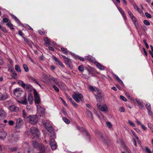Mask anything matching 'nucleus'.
I'll return each mask as SVG.
<instances>
[{"label":"nucleus","instance_id":"8fccbe9b","mask_svg":"<svg viewBox=\"0 0 153 153\" xmlns=\"http://www.w3.org/2000/svg\"><path fill=\"white\" fill-rule=\"evenodd\" d=\"M97 136L100 139H101L102 137V134L101 132L97 134Z\"/></svg>","mask_w":153,"mask_h":153},{"label":"nucleus","instance_id":"aec40b11","mask_svg":"<svg viewBox=\"0 0 153 153\" xmlns=\"http://www.w3.org/2000/svg\"><path fill=\"white\" fill-rule=\"evenodd\" d=\"M7 135L6 132L4 131H1L0 132V138L2 140H4L6 137Z\"/></svg>","mask_w":153,"mask_h":153},{"label":"nucleus","instance_id":"bb28decb","mask_svg":"<svg viewBox=\"0 0 153 153\" xmlns=\"http://www.w3.org/2000/svg\"><path fill=\"white\" fill-rule=\"evenodd\" d=\"M53 59L57 62V64H59L62 67H63V64L59 61L57 57L55 56H53Z\"/></svg>","mask_w":153,"mask_h":153},{"label":"nucleus","instance_id":"f03ea898","mask_svg":"<svg viewBox=\"0 0 153 153\" xmlns=\"http://www.w3.org/2000/svg\"><path fill=\"white\" fill-rule=\"evenodd\" d=\"M72 97L77 102H79L80 100L82 101L83 95L78 92H74V94L72 95Z\"/></svg>","mask_w":153,"mask_h":153},{"label":"nucleus","instance_id":"423d86ee","mask_svg":"<svg viewBox=\"0 0 153 153\" xmlns=\"http://www.w3.org/2000/svg\"><path fill=\"white\" fill-rule=\"evenodd\" d=\"M27 119L28 121L32 125L35 124L37 121L36 117L34 115H30L27 117Z\"/></svg>","mask_w":153,"mask_h":153},{"label":"nucleus","instance_id":"09e8293b","mask_svg":"<svg viewBox=\"0 0 153 153\" xmlns=\"http://www.w3.org/2000/svg\"><path fill=\"white\" fill-rule=\"evenodd\" d=\"M145 25H150V22L147 20H145L143 21V22Z\"/></svg>","mask_w":153,"mask_h":153},{"label":"nucleus","instance_id":"473e14b6","mask_svg":"<svg viewBox=\"0 0 153 153\" xmlns=\"http://www.w3.org/2000/svg\"><path fill=\"white\" fill-rule=\"evenodd\" d=\"M56 85L62 89H63L65 88L64 84L61 82L59 81L58 82H57V83Z\"/></svg>","mask_w":153,"mask_h":153},{"label":"nucleus","instance_id":"3c124183","mask_svg":"<svg viewBox=\"0 0 153 153\" xmlns=\"http://www.w3.org/2000/svg\"><path fill=\"white\" fill-rule=\"evenodd\" d=\"M62 112L64 115L67 116V113L65 109L63 108L62 111Z\"/></svg>","mask_w":153,"mask_h":153},{"label":"nucleus","instance_id":"0e129e2a","mask_svg":"<svg viewBox=\"0 0 153 153\" xmlns=\"http://www.w3.org/2000/svg\"><path fill=\"white\" fill-rule=\"evenodd\" d=\"M18 33L19 35L23 37V36L24 35V33H22V31L21 30H19L18 31Z\"/></svg>","mask_w":153,"mask_h":153},{"label":"nucleus","instance_id":"7ed1b4c3","mask_svg":"<svg viewBox=\"0 0 153 153\" xmlns=\"http://www.w3.org/2000/svg\"><path fill=\"white\" fill-rule=\"evenodd\" d=\"M32 144L34 147L40 150L42 152L45 150V148L44 146L41 143H39L35 141H33Z\"/></svg>","mask_w":153,"mask_h":153},{"label":"nucleus","instance_id":"a211bd4d","mask_svg":"<svg viewBox=\"0 0 153 153\" xmlns=\"http://www.w3.org/2000/svg\"><path fill=\"white\" fill-rule=\"evenodd\" d=\"M132 21H133L135 27H136L137 29L138 28V23L137 20L136 18L135 17L133 16L131 17Z\"/></svg>","mask_w":153,"mask_h":153},{"label":"nucleus","instance_id":"864d4df0","mask_svg":"<svg viewBox=\"0 0 153 153\" xmlns=\"http://www.w3.org/2000/svg\"><path fill=\"white\" fill-rule=\"evenodd\" d=\"M17 74L16 73H13L11 75L15 79H17V77H16L17 76Z\"/></svg>","mask_w":153,"mask_h":153},{"label":"nucleus","instance_id":"39448f33","mask_svg":"<svg viewBox=\"0 0 153 153\" xmlns=\"http://www.w3.org/2000/svg\"><path fill=\"white\" fill-rule=\"evenodd\" d=\"M18 83L22 87L29 91H32V86L29 84H26L23 81L18 82Z\"/></svg>","mask_w":153,"mask_h":153},{"label":"nucleus","instance_id":"58836bf2","mask_svg":"<svg viewBox=\"0 0 153 153\" xmlns=\"http://www.w3.org/2000/svg\"><path fill=\"white\" fill-rule=\"evenodd\" d=\"M61 50L62 52L66 54H67L68 53L67 49L66 48H65L63 47H62L61 48Z\"/></svg>","mask_w":153,"mask_h":153},{"label":"nucleus","instance_id":"bf43d9fd","mask_svg":"<svg viewBox=\"0 0 153 153\" xmlns=\"http://www.w3.org/2000/svg\"><path fill=\"white\" fill-rule=\"evenodd\" d=\"M146 148V151L148 153H151V151L150 149L148 147H145Z\"/></svg>","mask_w":153,"mask_h":153},{"label":"nucleus","instance_id":"b1692460","mask_svg":"<svg viewBox=\"0 0 153 153\" xmlns=\"http://www.w3.org/2000/svg\"><path fill=\"white\" fill-rule=\"evenodd\" d=\"M44 125L46 126V128L47 129V130L49 132H51L53 131V129L52 128V126H47L46 123H43Z\"/></svg>","mask_w":153,"mask_h":153},{"label":"nucleus","instance_id":"393cba45","mask_svg":"<svg viewBox=\"0 0 153 153\" xmlns=\"http://www.w3.org/2000/svg\"><path fill=\"white\" fill-rule=\"evenodd\" d=\"M28 101L29 103L31 104L32 103L33 101V96L31 94H30L28 96Z\"/></svg>","mask_w":153,"mask_h":153},{"label":"nucleus","instance_id":"cd10ccee","mask_svg":"<svg viewBox=\"0 0 153 153\" xmlns=\"http://www.w3.org/2000/svg\"><path fill=\"white\" fill-rule=\"evenodd\" d=\"M70 53L72 56H74V58L75 59H79L82 61H84L85 60V58H84L83 57H79L77 56H75V55L73 53H71V52Z\"/></svg>","mask_w":153,"mask_h":153},{"label":"nucleus","instance_id":"de8ad7c7","mask_svg":"<svg viewBox=\"0 0 153 153\" xmlns=\"http://www.w3.org/2000/svg\"><path fill=\"white\" fill-rule=\"evenodd\" d=\"M23 27L31 30H33V29L29 25L27 24H25V26H23Z\"/></svg>","mask_w":153,"mask_h":153},{"label":"nucleus","instance_id":"c9c22d12","mask_svg":"<svg viewBox=\"0 0 153 153\" xmlns=\"http://www.w3.org/2000/svg\"><path fill=\"white\" fill-rule=\"evenodd\" d=\"M68 99H69L70 101L72 104V105L74 107H76L78 106V105L75 102H73L72 99L71 98L69 97V98H68Z\"/></svg>","mask_w":153,"mask_h":153},{"label":"nucleus","instance_id":"603ef678","mask_svg":"<svg viewBox=\"0 0 153 153\" xmlns=\"http://www.w3.org/2000/svg\"><path fill=\"white\" fill-rule=\"evenodd\" d=\"M120 98L121 100H122L123 101H127V100L122 95L120 96Z\"/></svg>","mask_w":153,"mask_h":153},{"label":"nucleus","instance_id":"4c0bfd02","mask_svg":"<svg viewBox=\"0 0 153 153\" xmlns=\"http://www.w3.org/2000/svg\"><path fill=\"white\" fill-rule=\"evenodd\" d=\"M7 25L11 29H14V28L13 27L12 24L10 22H8L7 24Z\"/></svg>","mask_w":153,"mask_h":153},{"label":"nucleus","instance_id":"dca6fc26","mask_svg":"<svg viewBox=\"0 0 153 153\" xmlns=\"http://www.w3.org/2000/svg\"><path fill=\"white\" fill-rule=\"evenodd\" d=\"M8 97V95L7 94H2L0 92V101L5 100L7 99Z\"/></svg>","mask_w":153,"mask_h":153},{"label":"nucleus","instance_id":"9d476101","mask_svg":"<svg viewBox=\"0 0 153 153\" xmlns=\"http://www.w3.org/2000/svg\"><path fill=\"white\" fill-rule=\"evenodd\" d=\"M97 106L99 109L101 111L103 112L107 111L108 108L106 104L101 105L100 104L98 103L97 104Z\"/></svg>","mask_w":153,"mask_h":153},{"label":"nucleus","instance_id":"69168bd1","mask_svg":"<svg viewBox=\"0 0 153 153\" xmlns=\"http://www.w3.org/2000/svg\"><path fill=\"white\" fill-rule=\"evenodd\" d=\"M132 133L134 135V136L138 140H139V137L136 136V135L135 134V133L134 131H132Z\"/></svg>","mask_w":153,"mask_h":153},{"label":"nucleus","instance_id":"774afa93","mask_svg":"<svg viewBox=\"0 0 153 153\" xmlns=\"http://www.w3.org/2000/svg\"><path fill=\"white\" fill-rule=\"evenodd\" d=\"M133 6L134 7V9H136L137 10H139V7L136 5V4L135 3H134L133 4Z\"/></svg>","mask_w":153,"mask_h":153},{"label":"nucleus","instance_id":"c03bdc74","mask_svg":"<svg viewBox=\"0 0 153 153\" xmlns=\"http://www.w3.org/2000/svg\"><path fill=\"white\" fill-rule=\"evenodd\" d=\"M78 69L80 72L83 71L84 70V67L83 65H81L79 66Z\"/></svg>","mask_w":153,"mask_h":153},{"label":"nucleus","instance_id":"4d7b16f0","mask_svg":"<svg viewBox=\"0 0 153 153\" xmlns=\"http://www.w3.org/2000/svg\"><path fill=\"white\" fill-rule=\"evenodd\" d=\"M145 14L146 17L148 18H150L152 17L151 15L148 13H146Z\"/></svg>","mask_w":153,"mask_h":153},{"label":"nucleus","instance_id":"e2e57ef3","mask_svg":"<svg viewBox=\"0 0 153 153\" xmlns=\"http://www.w3.org/2000/svg\"><path fill=\"white\" fill-rule=\"evenodd\" d=\"M119 110L121 112H124L125 111V109L123 107H120L119 108Z\"/></svg>","mask_w":153,"mask_h":153},{"label":"nucleus","instance_id":"1a4fd4ad","mask_svg":"<svg viewBox=\"0 0 153 153\" xmlns=\"http://www.w3.org/2000/svg\"><path fill=\"white\" fill-rule=\"evenodd\" d=\"M21 88H17L13 90V94L17 97H20L22 93Z\"/></svg>","mask_w":153,"mask_h":153},{"label":"nucleus","instance_id":"f8f14e48","mask_svg":"<svg viewBox=\"0 0 153 153\" xmlns=\"http://www.w3.org/2000/svg\"><path fill=\"white\" fill-rule=\"evenodd\" d=\"M50 144L52 150H55L56 149L57 145L54 139H51L50 140Z\"/></svg>","mask_w":153,"mask_h":153},{"label":"nucleus","instance_id":"e433bc0d","mask_svg":"<svg viewBox=\"0 0 153 153\" xmlns=\"http://www.w3.org/2000/svg\"><path fill=\"white\" fill-rule=\"evenodd\" d=\"M62 120L66 124H68L70 123V121L69 120L67 119L65 117H63Z\"/></svg>","mask_w":153,"mask_h":153},{"label":"nucleus","instance_id":"6ab92c4d","mask_svg":"<svg viewBox=\"0 0 153 153\" xmlns=\"http://www.w3.org/2000/svg\"><path fill=\"white\" fill-rule=\"evenodd\" d=\"M6 115V114L4 110L2 109L0 110V120L4 118Z\"/></svg>","mask_w":153,"mask_h":153},{"label":"nucleus","instance_id":"2eb2a0df","mask_svg":"<svg viewBox=\"0 0 153 153\" xmlns=\"http://www.w3.org/2000/svg\"><path fill=\"white\" fill-rule=\"evenodd\" d=\"M18 137L16 134H11L9 137V140L11 141H16L18 140Z\"/></svg>","mask_w":153,"mask_h":153},{"label":"nucleus","instance_id":"412c9836","mask_svg":"<svg viewBox=\"0 0 153 153\" xmlns=\"http://www.w3.org/2000/svg\"><path fill=\"white\" fill-rule=\"evenodd\" d=\"M85 59L89 60L91 62L93 63H95V59L93 57L91 56H86L85 57Z\"/></svg>","mask_w":153,"mask_h":153},{"label":"nucleus","instance_id":"4be33fe9","mask_svg":"<svg viewBox=\"0 0 153 153\" xmlns=\"http://www.w3.org/2000/svg\"><path fill=\"white\" fill-rule=\"evenodd\" d=\"M9 109L10 111H16L19 110L18 108L14 105H12L9 106Z\"/></svg>","mask_w":153,"mask_h":153},{"label":"nucleus","instance_id":"49530a36","mask_svg":"<svg viewBox=\"0 0 153 153\" xmlns=\"http://www.w3.org/2000/svg\"><path fill=\"white\" fill-rule=\"evenodd\" d=\"M53 87L54 90L57 92H59V90L58 88L55 85L53 86Z\"/></svg>","mask_w":153,"mask_h":153},{"label":"nucleus","instance_id":"0eeeda50","mask_svg":"<svg viewBox=\"0 0 153 153\" xmlns=\"http://www.w3.org/2000/svg\"><path fill=\"white\" fill-rule=\"evenodd\" d=\"M89 89L92 91H96L98 95V97H97V99L98 101L99 99L100 98V97L99 95L101 94L102 91L100 89H97L96 88H94L92 86H90L89 87Z\"/></svg>","mask_w":153,"mask_h":153},{"label":"nucleus","instance_id":"79ce46f5","mask_svg":"<svg viewBox=\"0 0 153 153\" xmlns=\"http://www.w3.org/2000/svg\"><path fill=\"white\" fill-rule=\"evenodd\" d=\"M22 115L23 117L25 118L27 117V114L25 110H22Z\"/></svg>","mask_w":153,"mask_h":153},{"label":"nucleus","instance_id":"c756f323","mask_svg":"<svg viewBox=\"0 0 153 153\" xmlns=\"http://www.w3.org/2000/svg\"><path fill=\"white\" fill-rule=\"evenodd\" d=\"M23 38L25 42H26L30 47H32V45L31 44V42L29 40L27 39L24 36H23Z\"/></svg>","mask_w":153,"mask_h":153},{"label":"nucleus","instance_id":"13d9d810","mask_svg":"<svg viewBox=\"0 0 153 153\" xmlns=\"http://www.w3.org/2000/svg\"><path fill=\"white\" fill-rule=\"evenodd\" d=\"M128 123L130 125H131V126H133V127H135V125L134 123L132 122L130 120H128Z\"/></svg>","mask_w":153,"mask_h":153},{"label":"nucleus","instance_id":"6e6552de","mask_svg":"<svg viewBox=\"0 0 153 153\" xmlns=\"http://www.w3.org/2000/svg\"><path fill=\"white\" fill-rule=\"evenodd\" d=\"M36 106L38 113L40 116H43L45 112V109L39 105H36Z\"/></svg>","mask_w":153,"mask_h":153},{"label":"nucleus","instance_id":"2f4dec72","mask_svg":"<svg viewBox=\"0 0 153 153\" xmlns=\"http://www.w3.org/2000/svg\"><path fill=\"white\" fill-rule=\"evenodd\" d=\"M11 16L13 17V18L16 22L19 25H21L23 26L21 23V22L13 14H11Z\"/></svg>","mask_w":153,"mask_h":153},{"label":"nucleus","instance_id":"338daca9","mask_svg":"<svg viewBox=\"0 0 153 153\" xmlns=\"http://www.w3.org/2000/svg\"><path fill=\"white\" fill-rule=\"evenodd\" d=\"M128 13L130 17H131L134 16L130 10L128 11Z\"/></svg>","mask_w":153,"mask_h":153},{"label":"nucleus","instance_id":"5701e85b","mask_svg":"<svg viewBox=\"0 0 153 153\" xmlns=\"http://www.w3.org/2000/svg\"><path fill=\"white\" fill-rule=\"evenodd\" d=\"M95 64L98 68L100 70H103L105 69V67L98 62H95Z\"/></svg>","mask_w":153,"mask_h":153},{"label":"nucleus","instance_id":"6e6d98bb","mask_svg":"<svg viewBox=\"0 0 153 153\" xmlns=\"http://www.w3.org/2000/svg\"><path fill=\"white\" fill-rule=\"evenodd\" d=\"M4 64V62L2 58L0 56V65H2Z\"/></svg>","mask_w":153,"mask_h":153},{"label":"nucleus","instance_id":"5fc2aeb1","mask_svg":"<svg viewBox=\"0 0 153 153\" xmlns=\"http://www.w3.org/2000/svg\"><path fill=\"white\" fill-rule=\"evenodd\" d=\"M0 28L4 32L6 33L7 32L6 29L4 27L1 26L0 25Z\"/></svg>","mask_w":153,"mask_h":153},{"label":"nucleus","instance_id":"a19ab883","mask_svg":"<svg viewBox=\"0 0 153 153\" xmlns=\"http://www.w3.org/2000/svg\"><path fill=\"white\" fill-rule=\"evenodd\" d=\"M106 125H107V127L109 128H111L112 126V125L111 123L110 122H107L106 123Z\"/></svg>","mask_w":153,"mask_h":153},{"label":"nucleus","instance_id":"ddd939ff","mask_svg":"<svg viewBox=\"0 0 153 153\" xmlns=\"http://www.w3.org/2000/svg\"><path fill=\"white\" fill-rule=\"evenodd\" d=\"M135 100L138 105L140 109H143L144 108L143 102L142 100L136 98Z\"/></svg>","mask_w":153,"mask_h":153},{"label":"nucleus","instance_id":"7c9ffc66","mask_svg":"<svg viewBox=\"0 0 153 153\" xmlns=\"http://www.w3.org/2000/svg\"><path fill=\"white\" fill-rule=\"evenodd\" d=\"M86 113L88 117H91L92 120L93 119L92 114L91 112L88 109H87L86 110Z\"/></svg>","mask_w":153,"mask_h":153},{"label":"nucleus","instance_id":"a18cd8bd","mask_svg":"<svg viewBox=\"0 0 153 153\" xmlns=\"http://www.w3.org/2000/svg\"><path fill=\"white\" fill-rule=\"evenodd\" d=\"M51 79L56 84L57 83V82H59L57 81V79L56 78L53 77H52L51 78Z\"/></svg>","mask_w":153,"mask_h":153},{"label":"nucleus","instance_id":"f704fd0d","mask_svg":"<svg viewBox=\"0 0 153 153\" xmlns=\"http://www.w3.org/2000/svg\"><path fill=\"white\" fill-rule=\"evenodd\" d=\"M18 102L24 105H26L27 104V101L26 99V97L23 100H22L21 101H19Z\"/></svg>","mask_w":153,"mask_h":153},{"label":"nucleus","instance_id":"ea45409f","mask_svg":"<svg viewBox=\"0 0 153 153\" xmlns=\"http://www.w3.org/2000/svg\"><path fill=\"white\" fill-rule=\"evenodd\" d=\"M15 70L17 72H19L21 71V69H20V67L17 65H15Z\"/></svg>","mask_w":153,"mask_h":153},{"label":"nucleus","instance_id":"f257e3e1","mask_svg":"<svg viewBox=\"0 0 153 153\" xmlns=\"http://www.w3.org/2000/svg\"><path fill=\"white\" fill-rule=\"evenodd\" d=\"M30 132L34 137L36 139H39L40 136V132L38 129L34 127H31L30 128Z\"/></svg>","mask_w":153,"mask_h":153},{"label":"nucleus","instance_id":"20e7f679","mask_svg":"<svg viewBox=\"0 0 153 153\" xmlns=\"http://www.w3.org/2000/svg\"><path fill=\"white\" fill-rule=\"evenodd\" d=\"M34 94V102L36 105H39L41 102L40 96L36 90L34 89L33 90Z\"/></svg>","mask_w":153,"mask_h":153},{"label":"nucleus","instance_id":"37998d69","mask_svg":"<svg viewBox=\"0 0 153 153\" xmlns=\"http://www.w3.org/2000/svg\"><path fill=\"white\" fill-rule=\"evenodd\" d=\"M23 67L24 69L26 72H27L28 71V68L27 65L24 64H23Z\"/></svg>","mask_w":153,"mask_h":153},{"label":"nucleus","instance_id":"9b49d317","mask_svg":"<svg viewBox=\"0 0 153 153\" xmlns=\"http://www.w3.org/2000/svg\"><path fill=\"white\" fill-rule=\"evenodd\" d=\"M79 131L82 132L86 136V138L88 141H89L90 139V136L88 132L83 127L79 129Z\"/></svg>","mask_w":153,"mask_h":153},{"label":"nucleus","instance_id":"4468645a","mask_svg":"<svg viewBox=\"0 0 153 153\" xmlns=\"http://www.w3.org/2000/svg\"><path fill=\"white\" fill-rule=\"evenodd\" d=\"M23 123V121L22 119L19 118L16 120V125L15 127L16 128H19L21 127Z\"/></svg>","mask_w":153,"mask_h":153},{"label":"nucleus","instance_id":"c85d7f7f","mask_svg":"<svg viewBox=\"0 0 153 153\" xmlns=\"http://www.w3.org/2000/svg\"><path fill=\"white\" fill-rule=\"evenodd\" d=\"M28 79L29 80L32 82L36 83V84H38V82L37 80L31 76H28Z\"/></svg>","mask_w":153,"mask_h":153},{"label":"nucleus","instance_id":"680f3d73","mask_svg":"<svg viewBox=\"0 0 153 153\" xmlns=\"http://www.w3.org/2000/svg\"><path fill=\"white\" fill-rule=\"evenodd\" d=\"M143 42L145 44L146 48H149V46L147 43L146 41V40L144 39L143 40Z\"/></svg>","mask_w":153,"mask_h":153},{"label":"nucleus","instance_id":"f3484780","mask_svg":"<svg viewBox=\"0 0 153 153\" xmlns=\"http://www.w3.org/2000/svg\"><path fill=\"white\" fill-rule=\"evenodd\" d=\"M146 107L148 110V112L149 114L151 115L152 114V113L151 111V108L150 104L149 103H146Z\"/></svg>","mask_w":153,"mask_h":153},{"label":"nucleus","instance_id":"052dcab7","mask_svg":"<svg viewBox=\"0 0 153 153\" xmlns=\"http://www.w3.org/2000/svg\"><path fill=\"white\" fill-rule=\"evenodd\" d=\"M118 9L121 14H122L123 13H124V11L122 10V9L120 7H118Z\"/></svg>","mask_w":153,"mask_h":153},{"label":"nucleus","instance_id":"72a5a7b5","mask_svg":"<svg viewBox=\"0 0 153 153\" xmlns=\"http://www.w3.org/2000/svg\"><path fill=\"white\" fill-rule=\"evenodd\" d=\"M65 64L70 66L71 65V60L69 58H68L65 60Z\"/></svg>","mask_w":153,"mask_h":153},{"label":"nucleus","instance_id":"a878e982","mask_svg":"<svg viewBox=\"0 0 153 153\" xmlns=\"http://www.w3.org/2000/svg\"><path fill=\"white\" fill-rule=\"evenodd\" d=\"M44 41L45 42L44 45L45 46H48L50 45L51 41L48 38H45L44 39Z\"/></svg>","mask_w":153,"mask_h":153}]
</instances>
